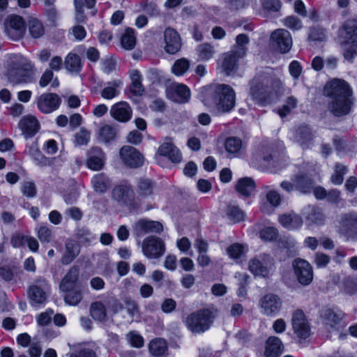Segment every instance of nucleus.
Instances as JSON below:
<instances>
[{
  "mask_svg": "<svg viewBox=\"0 0 357 357\" xmlns=\"http://www.w3.org/2000/svg\"><path fill=\"white\" fill-rule=\"evenodd\" d=\"M79 274V271L77 267L73 266L70 268L60 283V290H69L70 288L81 286L82 284L77 282Z\"/></svg>",
  "mask_w": 357,
  "mask_h": 357,
  "instance_id": "obj_28",
  "label": "nucleus"
},
{
  "mask_svg": "<svg viewBox=\"0 0 357 357\" xmlns=\"http://www.w3.org/2000/svg\"><path fill=\"white\" fill-rule=\"evenodd\" d=\"M134 197V190L131 185L128 183L116 185L112 191V199L120 205H130L133 202Z\"/></svg>",
  "mask_w": 357,
  "mask_h": 357,
  "instance_id": "obj_14",
  "label": "nucleus"
},
{
  "mask_svg": "<svg viewBox=\"0 0 357 357\" xmlns=\"http://www.w3.org/2000/svg\"><path fill=\"white\" fill-rule=\"evenodd\" d=\"M291 324L294 333L299 339L305 340L310 336V324L302 310H297L294 312Z\"/></svg>",
  "mask_w": 357,
  "mask_h": 357,
  "instance_id": "obj_15",
  "label": "nucleus"
},
{
  "mask_svg": "<svg viewBox=\"0 0 357 357\" xmlns=\"http://www.w3.org/2000/svg\"><path fill=\"white\" fill-rule=\"evenodd\" d=\"M29 153L36 162L37 165L40 166L46 165L47 158L40 153L36 144L29 147Z\"/></svg>",
  "mask_w": 357,
  "mask_h": 357,
  "instance_id": "obj_59",
  "label": "nucleus"
},
{
  "mask_svg": "<svg viewBox=\"0 0 357 357\" xmlns=\"http://www.w3.org/2000/svg\"><path fill=\"white\" fill-rule=\"evenodd\" d=\"M247 251V246L240 243H233L227 249L229 256L235 260L241 259L245 255Z\"/></svg>",
  "mask_w": 357,
  "mask_h": 357,
  "instance_id": "obj_47",
  "label": "nucleus"
},
{
  "mask_svg": "<svg viewBox=\"0 0 357 357\" xmlns=\"http://www.w3.org/2000/svg\"><path fill=\"white\" fill-rule=\"evenodd\" d=\"M154 183L149 178H140L137 182V192L141 197H148L153 194Z\"/></svg>",
  "mask_w": 357,
  "mask_h": 357,
  "instance_id": "obj_37",
  "label": "nucleus"
},
{
  "mask_svg": "<svg viewBox=\"0 0 357 357\" xmlns=\"http://www.w3.org/2000/svg\"><path fill=\"white\" fill-rule=\"evenodd\" d=\"M199 56L202 60H208L214 54L213 47L208 43H203L198 47Z\"/></svg>",
  "mask_w": 357,
  "mask_h": 357,
  "instance_id": "obj_62",
  "label": "nucleus"
},
{
  "mask_svg": "<svg viewBox=\"0 0 357 357\" xmlns=\"http://www.w3.org/2000/svg\"><path fill=\"white\" fill-rule=\"evenodd\" d=\"M324 92L331 98L328 109L335 116H343L350 113L354 105L353 92L346 81L333 79L326 84Z\"/></svg>",
  "mask_w": 357,
  "mask_h": 357,
  "instance_id": "obj_1",
  "label": "nucleus"
},
{
  "mask_svg": "<svg viewBox=\"0 0 357 357\" xmlns=\"http://www.w3.org/2000/svg\"><path fill=\"white\" fill-rule=\"evenodd\" d=\"M273 45L281 52H288L292 46V38L290 33L284 29H278L271 34Z\"/></svg>",
  "mask_w": 357,
  "mask_h": 357,
  "instance_id": "obj_16",
  "label": "nucleus"
},
{
  "mask_svg": "<svg viewBox=\"0 0 357 357\" xmlns=\"http://www.w3.org/2000/svg\"><path fill=\"white\" fill-rule=\"evenodd\" d=\"M347 172V167L340 163L335 166V171L331 176V181L335 185H341L344 181V176Z\"/></svg>",
  "mask_w": 357,
  "mask_h": 357,
  "instance_id": "obj_50",
  "label": "nucleus"
},
{
  "mask_svg": "<svg viewBox=\"0 0 357 357\" xmlns=\"http://www.w3.org/2000/svg\"><path fill=\"white\" fill-rule=\"evenodd\" d=\"M121 43L122 47L128 50H132L136 43V38L135 36V31L131 28L126 29L125 33L121 38Z\"/></svg>",
  "mask_w": 357,
  "mask_h": 357,
  "instance_id": "obj_43",
  "label": "nucleus"
},
{
  "mask_svg": "<svg viewBox=\"0 0 357 357\" xmlns=\"http://www.w3.org/2000/svg\"><path fill=\"white\" fill-rule=\"evenodd\" d=\"M131 84L130 86V92L136 96H140L144 92V87L142 84V75L139 70H133L130 73Z\"/></svg>",
  "mask_w": 357,
  "mask_h": 357,
  "instance_id": "obj_34",
  "label": "nucleus"
},
{
  "mask_svg": "<svg viewBox=\"0 0 357 357\" xmlns=\"http://www.w3.org/2000/svg\"><path fill=\"white\" fill-rule=\"evenodd\" d=\"M225 148L228 153L236 155L242 148V141L236 137H229L225 140Z\"/></svg>",
  "mask_w": 357,
  "mask_h": 357,
  "instance_id": "obj_45",
  "label": "nucleus"
},
{
  "mask_svg": "<svg viewBox=\"0 0 357 357\" xmlns=\"http://www.w3.org/2000/svg\"><path fill=\"white\" fill-rule=\"evenodd\" d=\"M79 252V245L75 240L67 239L65 242V252L61 258V263L64 265L70 264Z\"/></svg>",
  "mask_w": 357,
  "mask_h": 357,
  "instance_id": "obj_26",
  "label": "nucleus"
},
{
  "mask_svg": "<svg viewBox=\"0 0 357 357\" xmlns=\"http://www.w3.org/2000/svg\"><path fill=\"white\" fill-rule=\"evenodd\" d=\"M33 66V64L23 56L14 55L9 63L8 80L14 84L31 82V71Z\"/></svg>",
  "mask_w": 357,
  "mask_h": 357,
  "instance_id": "obj_5",
  "label": "nucleus"
},
{
  "mask_svg": "<svg viewBox=\"0 0 357 357\" xmlns=\"http://www.w3.org/2000/svg\"><path fill=\"white\" fill-rule=\"evenodd\" d=\"M215 312L202 309L191 313L185 320V326L192 333H202L208 330L215 317Z\"/></svg>",
  "mask_w": 357,
  "mask_h": 357,
  "instance_id": "obj_6",
  "label": "nucleus"
},
{
  "mask_svg": "<svg viewBox=\"0 0 357 357\" xmlns=\"http://www.w3.org/2000/svg\"><path fill=\"white\" fill-rule=\"evenodd\" d=\"M331 261V257L322 252H317L314 255L313 262L319 268H323L328 266Z\"/></svg>",
  "mask_w": 357,
  "mask_h": 357,
  "instance_id": "obj_64",
  "label": "nucleus"
},
{
  "mask_svg": "<svg viewBox=\"0 0 357 357\" xmlns=\"http://www.w3.org/2000/svg\"><path fill=\"white\" fill-rule=\"evenodd\" d=\"M174 92L178 96L175 100L179 103L187 102L190 96V89L184 84H176L174 86Z\"/></svg>",
  "mask_w": 357,
  "mask_h": 357,
  "instance_id": "obj_51",
  "label": "nucleus"
},
{
  "mask_svg": "<svg viewBox=\"0 0 357 357\" xmlns=\"http://www.w3.org/2000/svg\"><path fill=\"white\" fill-rule=\"evenodd\" d=\"M298 100L294 96H289L287 98L285 104L282 108L278 109V114L281 117L287 116L293 109H295L297 106Z\"/></svg>",
  "mask_w": 357,
  "mask_h": 357,
  "instance_id": "obj_55",
  "label": "nucleus"
},
{
  "mask_svg": "<svg viewBox=\"0 0 357 357\" xmlns=\"http://www.w3.org/2000/svg\"><path fill=\"white\" fill-rule=\"evenodd\" d=\"M5 31L13 40H20L25 33V22L19 15H10L6 22Z\"/></svg>",
  "mask_w": 357,
  "mask_h": 357,
  "instance_id": "obj_12",
  "label": "nucleus"
},
{
  "mask_svg": "<svg viewBox=\"0 0 357 357\" xmlns=\"http://www.w3.org/2000/svg\"><path fill=\"white\" fill-rule=\"evenodd\" d=\"M202 102L215 115L231 112L236 105V93L227 84H214L205 88Z\"/></svg>",
  "mask_w": 357,
  "mask_h": 357,
  "instance_id": "obj_2",
  "label": "nucleus"
},
{
  "mask_svg": "<svg viewBox=\"0 0 357 357\" xmlns=\"http://www.w3.org/2000/svg\"><path fill=\"white\" fill-rule=\"evenodd\" d=\"M75 236L82 243H90L96 239V236L86 227L77 228Z\"/></svg>",
  "mask_w": 357,
  "mask_h": 357,
  "instance_id": "obj_53",
  "label": "nucleus"
},
{
  "mask_svg": "<svg viewBox=\"0 0 357 357\" xmlns=\"http://www.w3.org/2000/svg\"><path fill=\"white\" fill-rule=\"evenodd\" d=\"M19 125L26 139L34 136L40 127L38 121L33 116L24 117Z\"/></svg>",
  "mask_w": 357,
  "mask_h": 357,
  "instance_id": "obj_25",
  "label": "nucleus"
},
{
  "mask_svg": "<svg viewBox=\"0 0 357 357\" xmlns=\"http://www.w3.org/2000/svg\"><path fill=\"white\" fill-rule=\"evenodd\" d=\"M149 350L152 356L161 357L167 351V342L162 338L152 340L149 344Z\"/></svg>",
  "mask_w": 357,
  "mask_h": 357,
  "instance_id": "obj_35",
  "label": "nucleus"
},
{
  "mask_svg": "<svg viewBox=\"0 0 357 357\" xmlns=\"http://www.w3.org/2000/svg\"><path fill=\"white\" fill-rule=\"evenodd\" d=\"M284 351L281 340L276 336H271L266 342L265 356L266 357H279Z\"/></svg>",
  "mask_w": 357,
  "mask_h": 357,
  "instance_id": "obj_27",
  "label": "nucleus"
},
{
  "mask_svg": "<svg viewBox=\"0 0 357 357\" xmlns=\"http://www.w3.org/2000/svg\"><path fill=\"white\" fill-rule=\"evenodd\" d=\"M65 67L70 73H79L82 69L79 56L73 53H69L65 59Z\"/></svg>",
  "mask_w": 357,
  "mask_h": 357,
  "instance_id": "obj_39",
  "label": "nucleus"
},
{
  "mask_svg": "<svg viewBox=\"0 0 357 357\" xmlns=\"http://www.w3.org/2000/svg\"><path fill=\"white\" fill-rule=\"evenodd\" d=\"M282 82L278 79L263 80L261 82H253L251 84L250 95L258 104H269L278 96Z\"/></svg>",
  "mask_w": 357,
  "mask_h": 357,
  "instance_id": "obj_4",
  "label": "nucleus"
},
{
  "mask_svg": "<svg viewBox=\"0 0 357 357\" xmlns=\"http://www.w3.org/2000/svg\"><path fill=\"white\" fill-rule=\"evenodd\" d=\"M236 190L243 196L248 197L255 189V183L253 179L245 177L238 180Z\"/></svg>",
  "mask_w": 357,
  "mask_h": 357,
  "instance_id": "obj_36",
  "label": "nucleus"
},
{
  "mask_svg": "<svg viewBox=\"0 0 357 357\" xmlns=\"http://www.w3.org/2000/svg\"><path fill=\"white\" fill-rule=\"evenodd\" d=\"M226 213L228 218L234 222H239L244 218V213L235 205H229Z\"/></svg>",
  "mask_w": 357,
  "mask_h": 357,
  "instance_id": "obj_58",
  "label": "nucleus"
},
{
  "mask_svg": "<svg viewBox=\"0 0 357 357\" xmlns=\"http://www.w3.org/2000/svg\"><path fill=\"white\" fill-rule=\"evenodd\" d=\"M243 57V56H238L233 50L224 54L219 60L220 66L222 71L227 75H229L231 73L236 70L238 61Z\"/></svg>",
  "mask_w": 357,
  "mask_h": 357,
  "instance_id": "obj_24",
  "label": "nucleus"
},
{
  "mask_svg": "<svg viewBox=\"0 0 357 357\" xmlns=\"http://www.w3.org/2000/svg\"><path fill=\"white\" fill-rule=\"evenodd\" d=\"M91 183L96 192L105 193L111 187L112 181L105 174H98L93 177Z\"/></svg>",
  "mask_w": 357,
  "mask_h": 357,
  "instance_id": "obj_32",
  "label": "nucleus"
},
{
  "mask_svg": "<svg viewBox=\"0 0 357 357\" xmlns=\"http://www.w3.org/2000/svg\"><path fill=\"white\" fill-rule=\"evenodd\" d=\"M98 349V346L93 344L71 354L70 357H97L96 351Z\"/></svg>",
  "mask_w": 357,
  "mask_h": 357,
  "instance_id": "obj_52",
  "label": "nucleus"
},
{
  "mask_svg": "<svg viewBox=\"0 0 357 357\" xmlns=\"http://www.w3.org/2000/svg\"><path fill=\"white\" fill-rule=\"evenodd\" d=\"M124 308L126 310L128 314L130 315L132 319H133L135 317H139V307L134 300L130 298H126L124 299Z\"/></svg>",
  "mask_w": 357,
  "mask_h": 357,
  "instance_id": "obj_60",
  "label": "nucleus"
},
{
  "mask_svg": "<svg viewBox=\"0 0 357 357\" xmlns=\"http://www.w3.org/2000/svg\"><path fill=\"white\" fill-rule=\"evenodd\" d=\"M292 266L298 282L303 285H309L313 280V269L310 264L300 258L293 261Z\"/></svg>",
  "mask_w": 357,
  "mask_h": 357,
  "instance_id": "obj_9",
  "label": "nucleus"
},
{
  "mask_svg": "<svg viewBox=\"0 0 357 357\" xmlns=\"http://www.w3.org/2000/svg\"><path fill=\"white\" fill-rule=\"evenodd\" d=\"M29 32L32 38H39L45 33V26L43 22L37 18L31 17L28 22Z\"/></svg>",
  "mask_w": 357,
  "mask_h": 357,
  "instance_id": "obj_38",
  "label": "nucleus"
},
{
  "mask_svg": "<svg viewBox=\"0 0 357 357\" xmlns=\"http://www.w3.org/2000/svg\"><path fill=\"white\" fill-rule=\"evenodd\" d=\"M282 302L279 296L273 294L264 296L259 301L261 312L268 317H275L282 308Z\"/></svg>",
  "mask_w": 357,
  "mask_h": 357,
  "instance_id": "obj_11",
  "label": "nucleus"
},
{
  "mask_svg": "<svg viewBox=\"0 0 357 357\" xmlns=\"http://www.w3.org/2000/svg\"><path fill=\"white\" fill-rule=\"evenodd\" d=\"M142 249L146 257L149 259H158L164 255L165 245L160 238L149 236L144 239Z\"/></svg>",
  "mask_w": 357,
  "mask_h": 357,
  "instance_id": "obj_7",
  "label": "nucleus"
},
{
  "mask_svg": "<svg viewBox=\"0 0 357 357\" xmlns=\"http://www.w3.org/2000/svg\"><path fill=\"white\" fill-rule=\"evenodd\" d=\"M342 319V313L333 309H323L320 312V320L328 331L338 330Z\"/></svg>",
  "mask_w": 357,
  "mask_h": 357,
  "instance_id": "obj_19",
  "label": "nucleus"
},
{
  "mask_svg": "<svg viewBox=\"0 0 357 357\" xmlns=\"http://www.w3.org/2000/svg\"><path fill=\"white\" fill-rule=\"evenodd\" d=\"M110 115L119 122L126 123L132 117V109L126 102L114 104L110 109Z\"/></svg>",
  "mask_w": 357,
  "mask_h": 357,
  "instance_id": "obj_22",
  "label": "nucleus"
},
{
  "mask_svg": "<svg viewBox=\"0 0 357 357\" xmlns=\"http://www.w3.org/2000/svg\"><path fill=\"white\" fill-rule=\"evenodd\" d=\"M91 317L97 321H104L107 317V312L105 305L100 301L94 302L90 307Z\"/></svg>",
  "mask_w": 357,
  "mask_h": 357,
  "instance_id": "obj_42",
  "label": "nucleus"
},
{
  "mask_svg": "<svg viewBox=\"0 0 357 357\" xmlns=\"http://www.w3.org/2000/svg\"><path fill=\"white\" fill-rule=\"evenodd\" d=\"M273 264L272 258L266 254H259L249 261L248 268L255 275L266 276Z\"/></svg>",
  "mask_w": 357,
  "mask_h": 357,
  "instance_id": "obj_10",
  "label": "nucleus"
},
{
  "mask_svg": "<svg viewBox=\"0 0 357 357\" xmlns=\"http://www.w3.org/2000/svg\"><path fill=\"white\" fill-rule=\"evenodd\" d=\"M98 134L100 140L108 143L116 137L117 130L110 125L105 124L100 127Z\"/></svg>",
  "mask_w": 357,
  "mask_h": 357,
  "instance_id": "obj_40",
  "label": "nucleus"
},
{
  "mask_svg": "<svg viewBox=\"0 0 357 357\" xmlns=\"http://www.w3.org/2000/svg\"><path fill=\"white\" fill-rule=\"evenodd\" d=\"M283 24L291 30H299L302 28L301 21L294 15L288 16L283 20Z\"/></svg>",
  "mask_w": 357,
  "mask_h": 357,
  "instance_id": "obj_63",
  "label": "nucleus"
},
{
  "mask_svg": "<svg viewBox=\"0 0 357 357\" xmlns=\"http://www.w3.org/2000/svg\"><path fill=\"white\" fill-rule=\"evenodd\" d=\"M236 45L231 50L236 52L238 56H244L247 52L245 45L249 43V38L247 35L242 33L236 36Z\"/></svg>",
  "mask_w": 357,
  "mask_h": 357,
  "instance_id": "obj_48",
  "label": "nucleus"
},
{
  "mask_svg": "<svg viewBox=\"0 0 357 357\" xmlns=\"http://www.w3.org/2000/svg\"><path fill=\"white\" fill-rule=\"evenodd\" d=\"M262 10L267 13H275L280 10L281 2L280 0H260Z\"/></svg>",
  "mask_w": 357,
  "mask_h": 357,
  "instance_id": "obj_57",
  "label": "nucleus"
},
{
  "mask_svg": "<svg viewBox=\"0 0 357 357\" xmlns=\"http://www.w3.org/2000/svg\"><path fill=\"white\" fill-rule=\"evenodd\" d=\"M279 222L284 227L289 229H298L302 226L303 222L302 218L294 212L280 215Z\"/></svg>",
  "mask_w": 357,
  "mask_h": 357,
  "instance_id": "obj_31",
  "label": "nucleus"
},
{
  "mask_svg": "<svg viewBox=\"0 0 357 357\" xmlns=\"http://www.w3.org/2000/svg\"><path fill=\"white\" fill-rule=\"evenodd\" d=\"M291 181L296 185V190L302 193L310 192L313 188L312 180L305 174L298 173L291 178Z\"/></svg>",
  "mask_w": 357,
  "mask_h": 357,
  "instance_id": "obj_30",
  "label": "nucleus"
},
{
  "mask_svg": "<svg viewBox=\"0 0 357 357\" xmlns=\"http://www.w3.org/2000/svg\"><path fill=\"white\" fill-rule=\"evenodd\" d=\"M263 189L266 191V199L268 203H269L273 207H278L280 205L282 202L281 195L280 193L270 188L268 185H264Z\"/></svg>",
  "mask_w": 357,
  "mask_h": 357,
  "instance_id": "obj_49",
  "label": "nucleus"
},
{
  "mask_svg": "<svg viewBox=\"0 0 357 357\" xmlns=\"http://www.w3.org/2000/svg\"><path fill=\"white\" fill-rule=\"evenodd\" d=\"M49 288V284L45 279L41 278L37 279L28 290L31 305L36 306L43 304L47 300V291Z\"/></svg>",
  "mask_w": 357,
  "mask_h": 357,
  "instance_id": "obj_8",
  "label": "nucleus"
},
{
  "mask_svg": "<svg viewBox=\"0 0 357 357\" xmlns=\"http://www.w3.org/2000/svg\"><path fill=\"white\" fill-rule=\"evenodd\" d=\"M314 134L312 129L306 125H302L296 129L294 141L302 149H310L314 145Z\"/></svg>",
  "mask_w": 357,
  "mask_h": 357,
  "instance_id": "obj_18",
  "label": "nucleus"
},
{
  "mask_svg": "<svg viewBox=\"0 0 357 357\" xmlns=\"http://www.w3.org/2000/svg\"><path fill=\"white\" fill-rule=\"evenodd\" d=\"M121 85V82L119 80H114L107 83L101 91V96L105 99H112L117 96L119 93V88Z\"/></svg>",
  "mask_w": 357,
  "mask_h": 357,
  "instance_id": "obj_41",
  "label": "nucleus"
},
{
  "mask_svg": "<svg viewBox=\"0 0 357 357\" xmlns=\"http://www.w3.org/2000/svg\"><path fill=\"white\" fill-rule=\"evenodd\" d=\"M61 98L56 93H45L37 98V106L40 112L50 114L56 110L61 104Z\"/></svg>",
  "mask_w": 357,
  "mask_h": 357,
  "instance_id": "obj_17",
  "label": "nucleus"
},
{
  "mask_svg": "<svg viewBox=\"0 0 357 357\" xmlns=\"http://www.w3.org/2000/svg\"><path fill=\"white\" fill-rule=\"evenodd\" d=\"M62 291L66 293L64 296L65 302L71 305H76L79 303L82 299L84 288L83 286L81 285Z\"/></svg>",
  "mask_w": 357,
  "mask_h": 357,
  "instance_id": "obj_33",
  "label": "nucleus"
},
{
  "mask_svg": "<svg viewBox=\"0 0 357 357\" xmlns=\"http://www.w3.org/2000/svg\"><path fill=\"white\" fill-rule=\"evenodd\" d=\"M126 340L132 347L135 348H141L144 344L143 337L135 331L129 332L126 335Z\"/></svg>",
  "mask_w": 357,
  "mask_h": 357,
  "instance_id": "obj_54",
  "label": "nucleus"
},
{
  "mask_svg": "<svg viewBox=\"0 0 357 357\" xmlns=\"http://www.w3.org/2000/svg\"><path fill=\"white\" fill-rule=\"evenodd\" d=\"M158 153L160 155L167 157L173 162H179L181 160V154L179 150L169 142L162 143L159 147Z\"/></svg>",
  "mask_w": 357,
  "mask_h": 357,
  "instance_id": "obj_29",
  "label": "nucleus"
},
{
  "mask_svg": "<svg viewBox=\"0 0 357 357\" xmlns=\"http://www.w3.org/2000/svg\"><path fill=\"white\" fill-rule=\"evenodd\" d=\"M87 166L89 169L98 171L101 169L105 160V155L98 146L91 147L88 151Z\"/></svg>",
  "mask_w": 357,
  "mask_h": 357,
  "instance_id": "obj_23",
  "label": "nucleus"
},
{
  "mask_svg": "<svg viewBox=\"0 0 357 357\" xmlns=\"http://www.w3.org/2000/svg\"><path fill=\"white\" fill-rule=\"evenodd\" d=\"M339 36L344 59L353 63L357 56V20H346L339 29Z\"/></svg>",
  "mask_w": 357,
  "mask_h": 357,
  "instance_id": "obj_3",
  "label": "nucleus"
},
{
  "mask_svg": "<svg viewBox=\"0 0 357 357\" xmlns=\"http://www.w3.org/2000/svg\"><path fill=\"white\" fill-rule=\"evenodd\" d=\"M119 155L123 164L131 168H138L144 163V156L133 146H123L120 149Z\"/></svg>",
  "mask_w": 357,
  "mask_h": 357,
  "instance_id": "obj_13",
  "label": "nucleus"
},
{
  "mask_svg": "<svg viewBox=\"0 0 357 357\" xmlns=\"http://www.w3.org/2000/svg\"><path fill=\"white\" fill-rule=\"evenodd\" d=\"M324 220V216L318 208H309V211L305 215V221L307 225H321L323 223Z\"/></svg>",
  "mask_w": 357,
  "mask_h": 357,
  "instance_id": "obj_44",
  "label": "nucleus"
},
{
  "mask_svg": "<svg viewBox=\"0 0 357 357\" xmlns=\"http://www.w3.org/2000/svg\"><path fill=\"white\" fill-rule=\"evenodd\" d=\"M165 50L167 53L174 54L178 52L182 45L178 33L172 28H167L164 31Z\"/></svg>",
  "mask_w": 357,
  "mask_h": 357,
  "instance_id": "obj_20",
  "label": "nucleus"
},
{
  "mask_svg": "<svg viewBox=\"0 0 357 357\" xmlns=\"http://www.w3.org/2000/svg\"><path fill=\"white\" fill-rule=\"evenodd\" d=\"M90 139V132L82 128L74 136V143L76 146L86 145Z\"/></svg>",
  "mask_w": 357,
  "mask_h": 357,
  "instance_id": "obj_61",
  "label": "nucleus"
},
{
  "mask_svg": "<svg viewBox=\"0 0 357 357\" xmlns=\"http://www.w3.org/2000/svg\"><path fill=\"white\" fill-rule=\"evenodd\" d=\"M190 62L185 58L177 59L172 67V72L176 76L183 75L189 70Z\"/></svg>",
  "mask_w": 357,
  "mask_h": 357,
  "instance_id": "obj_46",
  "label": "nucleus"
},
{
  "mask_svg": "<svg viewBox=\"0 0 357 357\" xmlns=\"http://www.w3.org/2000/svg\"><path fill=\"white\" fill-rule=\"evenodd\" d=\"M162 229L160 222L144 219L138 220L133 226V232L138 237L148 233H160Z\"/></svg>",
  "mask_w": 357,
  "mask_h": 357,
  "instance_id": "obj_21",
  "label": "nucleus"
},
{
  "mask_svg": "<svg viewBox=\"0 0 357 357\" xmlns=\"http://www.w3.org/2000/svg\"><path fill=\"white\" fill-rule=\"evenodd\" d=\"M21 192L29 198L34 197L37 193L36 186L33 181H24L21 183Z\"/></svg>",
  "mask_w": 357,
  "mask_h": 357,
  "instance_id": "obj_56",
  "label": "nucleus"
}]
</instances>
